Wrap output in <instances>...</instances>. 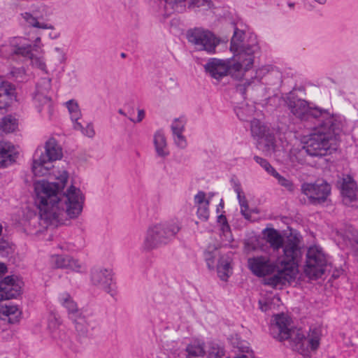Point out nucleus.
<instances>
[{"instance_id": "obj_43", "label": "nucleus", "mask_w": 358, "mask_h": 358, "mask_svg": "<svg viewBox=\"0 0 358 358\" xmlns=\"http://www.w3.org/2000/svg\"><path fill=\"white\" fill-rule=\"evenodd\" d=\"M236 345V348L241 352V354H245L249 355H254L253 351L250 349L249 343L245 341H237L236 343H234Z\"/></svg>"}, {"instance_id": "obj_41", "label": "nucleus", "mask_w": 358, "mask_h": 358, "mask_svg": "<svg viewBox=\"0 0 358 358\" xmlns=\"http://www.w3.org/2000/svg\"><path fill=\"white\" fill-rule=\"evenodd\" d=\"M173 138L175 145L180 149H185L187 147V141L182 133H176L173 134Z\"/></svg>"}, {"instance_id": "obj_23", "label": "nucleus", "mask_w": 358, "mask_h": 358, "mask_svg": "<svg viewBox=\"0 0 358 358\" xmlns=\"http://www.w3.org/2000/svg\"><path fill=\"white\" fill-rule=\"evenodd\" d=\"M232 187L234 191L237 195V199L241 207V213L247 220H249L251 217L248 201L245 198V194L242 189L241 185L239 182L236 180L232 181Z\"/></svg>"}, {"instance_id": "obj_5", "label": "nucleus", "mask_w": 358, "mask_h": 358, "mask_svg": "<svg viewBox=\"0 0 358 358\" xmlns=\"http://www.w3.org/2000/svg\"><path fill=\"white\" fill-rule=\"evenodd\" d=\"M341 131V129L336 123L328 127L325 124L310 135L303 149L310 156H324L329 151L336 149Z\"/></svg>"}, {"instance_id": "obj_44", "label": "nucleus", "mask_w": 358, "mask_h": 358, "mask_svg": "<svg viewBox=\"0 0 358 358\" xmlns=\"http://www.w3.org/2000/svg\"><path fill=\"white\" fill-rule=\"evenodd\" d=\"M48 329L52 333V337L55 339L59 338V333L57 331L59 327V322L55 317H52L48 322Z\"/></svg>"}, {"instance_id": "obj_20", "label": "nucleus", "mask_w": 358, "mask_h": 358, "mask_svg": "<svg viewBox=\"0 0 358 358\" xmlns=\"http://www.w3.org/2000/svg\"><path fill=\"white\" fill-rule=\"evenodd\" d=\"M77 333L80 336H86L89 328L92 325L93 318L90 314L81 310L70 317Z\"/></svg>"}, {"instance_id": "obj_38", "label": "nucleus", "mask_w": 358, "mask_h": 358, "mask_svg": "<svg viewBox=\"0 0 358 358\" xmlns=\"http://www.w3.org/2000/svg\"><path fill=\"white\" fill-rule=\"evenodd\" d=\"M186 120L184 117L176 118L171 124V130L173 134L182 133L185 130Z\"/></svg>"}, {"instance_id": "obj_42", "label": "nucleus", "mask_w": 358, "mask_h": 358, "mask_svg": "<svg viewBox=\"0 0 358 358\" xmlns=\"http://www.w3.org/2000/svg\"><path fill=\"white\" fill-rule=\"evenodd\" d=\"M14 54L20 55L24 57H30L32 55L31 53V47L30 45H22V46H16L13 50Z\"/></svg>"}, {"instance_id": "obj_40", "label": "nucleus", "mask_w": 358, "mask_h": 358, "mask_svg": "<svg viewBox=\"0 0 358 358\" xmlns=\"http://www.w3.org/2000/svg\"><path fill=\"white\" fill-rule=\"evenodd\" d=\"M71 120L73 122V127L77 130H83L85 128L86 124L84 122H87L83 119L81 113H72Z\"/></svg>"}, {"instance_id": "obj_1", "label": "nucleus", "mask_w": 358, "mask_h": 358, "mask_svg": "<svg viewBox=\"0 0 358 358\" xmlns=\"http://www.w3.org/2000/svg\"><path fill=\"white\" fill-rule=\"evenodd\" d=\"M31 171L36 176L52 175L56 180H40L34 184L41 224L46 227H58L81 215L84 194L73 185L64 191L69 178L68 171L63 168L55 169L52 162L43 157L42 149H37L34 154Z\"/></svg>"}, {"instance_id": "obj_13", "label": "nucleus", "mask_w": 358, "mask_h": 358, "mask_svg": "<svg viewBox=\"0 0 358 358\" xmlns=\"http://www.w3.org/2000/svg\"><path fill=\"white\" fill-rule=\"evenodd\" d=\"M301 192L308 197L310 203L319 204L327 199L331 193V187L325 182H306L301 185Z\"/></svg>"}, {"instance_id": "obj_31", "label": "nucleus", "mask_w": 358, "mask_h": 358, "mask_svg": "<svg viewBox=\"0 0 358 358\" xmlns=\"http://www.w3.org/2000/svg\"><path fill=\"white\" fill-rule=\"evenodd\" d=\"M22 17L24 19V20L29 24V26L38 28V29H52L53 26L50 24H48L44 22H39L38 20L34 17L31 13H24L22 14Z\"/></svg>"}, {"instance_id": "obj_48", "label": "nucleus", "mask_w": 358, "mask_h": 358, "mask_svg": "<svg viewBox=\"0 0 358 358\" xmlns=\"http://www.w3.org/2000/svg\"><path fill=\"white\" fill-rule=\"evenodd\" d=\"M10 74L16 80H22L25 75L24 70L22 68L15 69L14 68L11 71Z\"/></svg>"}, {"instance_id": "obj_6", "label": "nucleus", "mask_w": 358, "mask_h": 358, "mask_svg": "<svg viewBox=\"0 0 358 358\" xmlns=\"http://www.w3.org/2000/svg\"><path fill=\"white\" fill-rule=\"evenodd\" d=\"M252 136L257 141V147L266 155H272L283 150L280 138L278 140L275 131L259 119L250 120Z\"/></svg>"}, {"instance_id": "obj_60", "label": "nucleus", "mask_w": 358, "mask_h": 358, "mask_svg": "<svg viewBox=\"0 0 358 358\" xmlns=\"http://www.w3.org/2000/svg\"><path fill=\"white\" fill-rule=\"evenodd\" d=\"M121 55H122V57H125L124 53H122Z\"/></svg>"}, {"instance_id": "obj_45", "label": "nucleus", "mask_w": 358, "mask_h": 358, "mask_svg": "<svg viewBox=\"0 0 358 358\" xmlns=\"http://www.w3.org/2000/svg\"><path fill=\"white\" fill-rule=\"evenodd\" d=\"M125 118L129 120L132 123H138L145 117V113H122Z\"/></svg>"}, {"instance_id": "obj_11", "label": "nucleus", "mask_w": 358, "mask_h": 358, "mask_svg": "<svg viewBox=\"0 0 358 358\" xmlns=\"http://www.w3.org/2000/svg\"><path fill=\"white\" fill-rule=\"evenodd\" d=\"M90 280L92 285L110 296L116 294V285L111 269L102 267L93 268L90 273Z\"/></svg>"}, {"instance_id": "obj_27", "label": "nucleus", "mask_w": 358, "mask_h": 358, "mask_svg": "<svg viewBox=\"0 0 358 358\" xmlns=\"http://www.w3.org/2000/svg\"><path fill=\"white\" fill-rule=\"evenodd\" d=\"M186 358H196L205 354L204 343L199 340L192 341L185 349Z\"/></svg>"}, {"instance_id": "obj_12", "label": "nucleus", "mask_w": 358, "mask_h": 358, "mask_svg": "<svg viewBox=\"0 0 358 358\" xmlns=\"http://www.w3.org/2000/svg\"><path fill=\"white\" fill-rule=\"evenodd\" d=\"M167 12L183 13L187 8L194 10H208L211 8V0H163Z\"/></svg>"}, {"instance_id": "obj_15", "label": "nucleus", "mask_w": 358, "mask_h": 358, "mask_svg": "<svg viewBox=\"0 0 358 358\" xmlns=\"http://www.w3.org/2000/svg\"><path fill=\"white\" fill-rule=\"evenodd\" d=\"M51 80L48 78H42L36 85L33 100L38 110H51L52 100L49 96Z\"/></svg>"}, {"instance_id": "obj_18", "label": "nucleus", "mask_w": 358, "mask_h": 358, "mask_svg": "<svg viewBox=\"0 0 358 358\" xmlns=\"http://www.w3.org/2000/svg\"><path fill=\"white\" fill-rule=\"evenodd\" d=\"M17 155V149L12 143L0 141V168L11 165L15 162Z\"/></svg>"}, {"instance_id": "obj_28", "label": "nucleus", "mask_w": 358, "mask_h": 358, "mask_svg": "<svg viewBox=\"0 0 358 358\" xmlns=\"http://www.w3.org/2000/svg\"><path fill=\"white\" fill-rule=\"evenodd\" d=\"M58 299L60 304L67 310L69 318L73 315L82 310L78 309L77 303L73 301L69 293H61L58 296Z\"/></svg>"}, {"instance_id": "obj_4", "label": "nucleus", "mask_w": 358, "mask_h": 358, "mask_svg": "<svg viewBox=\"0 0 358 358\" xmlns=\"http://www.w3.org/2000/svg\"><path fill=\"white\" fill-rule=\"evenodd\" d=\"M182 228L178 218L152 224L148 227L142 242V250L150 252L169 245Z\"/></svg>"}, {"instance_id": "obj_33", "label": "nucleus", "mask_w": 358, "mask_h": 358, "mask_svg": "<svg viewBox=\"0 0 358 358\" xmlns=\"http://www.w3.org/2000/svg\"><path fill=\"white\" fill-rule=\"evenodd\" d=\"M217 222L220 226V230L222 231L223 236L225 237V240L230 242L232 240V237L230 227L228 224L226 217L222 214L218 215Z\"/></svg>"}, {"instance_id": "obj_24", "label": "nucleus", "mask_w": 358, "mask_h": 358, "mask_svg": "<svg viewBox=\"0 0 358 358\" xmlns=\"http://www.w3.org/2000/svg\"><path fill=\"white\" fill-rule=\"evenodd\" d=\"M153 143L157 155L165 157L169 155L166 138L163 131H157L153 136Z\"/></svg>"}, {"instance_id": "obj_50", "label": "nucleus", "mask_w": 358, "mask_h": 358, "mask_svg": "<svg viewBox=\"0 0 358 358\" xmlns=\"http://www.w3.org/2000/svg\"><path fill=\"white\" fill-rule=\"evenodd\" d=\"M260 309L262 311H266L271 308L272 303L269 300H259V301Z\"/></svg>"}, {"instance_id": "obj_59", "label": "nucleus", "mask_w": 358, "mask_h": 358, "mask_svg": "<svg viewBox=\"0 0 358 358\" xmlns=\"http://www.w3.org/2000/svg\"><path fill=\"white\" fill-rule=\"evenodd\" d=\"M41 41V38L39 37H38L36 39V42H40Z\"/></svg>"}, {"instance_id": "obj_9", "label": "nucleus", "mask_w": 358, "mask_h": 358, "mask_svg": "<svg viewBox=\"0 0 358 358\" xmlns=\"http://www.w3.org/2000/svg\"><path fill=\"white\" fill-rule=\"evenodd\" d=\"M263 235L265 241L268 243L270 247L274 252L278 251L279 249H282V255L284 256V248L289 239L294 241L297 250L299 252V256L296 257L294 263L296 266H299V261L302 257V248H301V236L296 233H290L289 236L285 239L280 233L275 229L267 228L263 231Z\"/></svg>"}, {"instance_id": "obj_35", "label": "nucleus", "mask_w": 358, "mask_h": 358, "mask_svg": "<svg viewBox=\"0 0 358 358\" xmlns=\"http://www.w3.org/2000/svg\"><path fill=\"white\" fill-rule=\"evenodd\" d=\"M220 258V254L217 250H215L214 252H205V259L208 266V268L210 270H213L216 266V262L218 261L217 258Z\"/></svg>"}, {"instance_id": "obj_7", "label": "nucleus", "mask_w": 358, "mask_h": 358, "mask_svg": "<svg viewBox=\"0 0 358 358\" xmlns=\"http://www.w3.org/2000/svg\"><path fill=\"white\" fill-rule=\"evenodd\" d=\"M245 33L235 29L231 40L230 50L234 53V63L232 70L248 71L254 62V53L258 50L257 45H245L243 43Z\"/></svg>"}, {"instance_id": "obj_17", "label": "nucleus", "mask_w": 358, "mask_h": 358, "mask_svg": "<svg viewBox=\"0 0 358 358\" xmlns=\"http://www.w3.org/2000/svg\"><path fill=\"white\" fill-rule=\"evenodd\" d=\"M339 184L343 203L349 205L357 199V185L351 176H344L339 181Z\"/></svg>"}, {"instance_id": "obj_47", "label": "nucleus", "mask_w": 358, "mask_h": 358, "mask_svg": "<svg viewBox=\"0 0 358 358\" xmlns=\"http://www.w3.org/2000/svg\"><path fill=\"white\" fill-rule=\"evenodd\" d=\"M69 112H78L80 110L78 101L75 99H71L65 103Z\"/></svg>"}, {"instance_id": "obj_19", "label": "nucleus", "mask_w": 358, "mask_h": 358, "mask_svg": "<svg viewBox=\"0 0 358 358\" xmlns=\"http://www.w3.org/2000/svg\"><path fill=\"white\" fill-rule=\"evenodd\" d=\"M16 98V89L0 76V110L6 109Z\"/></svg>"}, {"instance_id": "obj_52", "label": "nucleus", "mask_w": 358, "mask_h": 358, "mask_svg": "<svg viewBox=\"0 0 358 358\" xmlns=\"http://www.w3.org/2000/svg\"><path fill=\"white\" fill-rule=\"evenodd\" d=\"M55 50L59 55L60 58L59 60L63 62L65 60V54L62 51V50L59 48H55Z\"/></svg>"}, {"instance_id": "obj_22", "label": "nucleus", "mask_w": 358, "mask_h": 358, "mask_svg": "<svg viewBox=\"0 0 358 358\" xmlns=\"http://www.w3.org/2000/svg\"><path fill=\"white\" fill-rule=\"evenodd\" d=\"M43 157L51 162L59 160L62 157V149L57 141L53 138H49L45 144Z\"/></svg>"}, {"instance_id": "obj_14", "label": "nucleus", "mask_w": 358, "mask_h": 358, "mask_svg": "<svg viewBox=\"0 0 358 358\" xmlns=\"http://www.w3.org/2000/svg\"><path fill=\"white\" fill-rule=\"evenodd\" d=\"M233 64L229 66L224 61L215 58L211 59L205 65L206 71L214 78L218 80L225 76L228 72L238 79L242 78L247 71H238L232 70Z\"/></svg>"}, {"instance_id": "obj_54", "label": "nucleus", "mask_w": 358, "mask_h": 358, "mask_svg": "<svg viewBox=\"0 0 358 358\" xmlns=\"http://www.w3.org/2000/svg\"><path fill=\"white\" fill-rule=\"evenodd\" d=\"M254 355H249L245 354H238L234 358H253Z\"/></svg>"}, {"instance_id": "obj_8", "label": "nucleus", "mask_w": 358, "mask_h": 358, "mask_svg": "<svg viewBox=\"0 0 358 358\" xmlns=\"http://www.w3.org/2000/svg\"><path fill=\"white\" fill-rule=\"evenodd\" d=\"M327 255L323 248L313 244L307 248L303 267L304 273L310 279H317L324 273L327 266Z\"/></svg>"}, {"instance_id": "obj_53", "label": "nucleus", "mask_w": 358, "mask_h": 358, "mask_svg": "<svg viewBox=\"0 0 358 358\" xmlns=\"http://www.w3.org/2000/svg\"><path fill=\"white\" fill-rule=\"evenodd\" d=\"M7 268L3 263L0 262V275L3 274L6 272Z\"/></svg>"}, {"instance_id": "obj_39", "label": "nucleus", "mask_w": 358, "mask_h": 358, "mask_svg": "<svg viewBox=\"0 0 358 358\" xmlns=\"http://www.w3.org/2000/svg\"><path fill=\"white\" fill-rule=\"evenodd\" d=\"M66 269L71 270L75 272H82L85 269V266L78 259H76L70 256L69 262L68 263Z\"/></svg>"}, {"instance_id": "obj_61", "label": "nucleus", "mask_w": 358, "mask_h": 358, "mask_svg": "<svg viewBox=\"0 0 358 358\" xmlns=\"http://www.w3.org/2000/svg\"><path fill=\"white\" fill-rule=\"evenodd\" d=\"M238 118H239L240 120H243V118L242 117H241V116H238Z\"/></svg>"}, {"instance_id": "obj_49", "label": "nucleus", "mask_w": 358, "mask_h": 358, "mask_svg": "<svg viewBox=\"0 0 358 358\" xmlns=\"http://www.w3.org/2000/svg\"><path fill=\"white\" fill-rule=\"evenodd\" d=\"M84 123L86 124V125L85 126L84 129L80 131L85 136L90 138L93 137L94 135V130L92 125L88 122H84Z\"/></svg>"}, {"instance_id": "obj_34", "label": "nucleus", "mask_w": 358, "mask_h": 358, "mask_svg": "<svg viewBox=\"0 0 358 358\" xmlns=\"http://www.w3.org/2000/svg\"><path fill=\"white\" fill-rule=\"evenodd\" d=\"M69 255H55L51 257V264L57 268L66 269L69 262Z\"/></svg>"}, {"instance_id": "obj_36", "label": "nucleus", "mask_w": 358, "mask_h": 358, "mask_svg": "<svg viewBox=\"0 0 358 358\" xmlns=\"http://www.w3.org/2000/svg\"><path fill=\"white\" fill-rule=\"evenodd\" d=\"M278 180L280 185L285 187L289 192H293L294 190V185L293 182L288 178L283 177L279 174L277 171L273 176Z\"/></svg>"}, {"instance_id": "obj_21", "label": "nucleus", "mask_w": 358, "mask_h": 358, "mask_svg": "<svg viewBox=\"0 0 358 358\" xmlns=\"http://www.w3.org/2000/svg\"><path fill=\"white\" fill-rule=\"evenodd\" d=\"M195 206L197 208L196 214L198 217L203 221H206L210 215L209 200L206 199V194L203 192H199L194 197Z\"/></svg>"}, {"instance_id": "obj_30", "label": "nucleus", "mask_w": 358, "mask_h": 358, "mask_svg": "<svg viewBox=\"0 0 358 358\" xmlns=\"http://www.w3.org/2000/svg\"><path fill=\"white\" fill-rule=\"evenodd\" d=\"M18 128V121L12 115L3 117L0 121V130L4 133H11Z\"/></svg>"}, {"instance_id": "obj_26", "label": "nucleus", "mask_w": 358, "mask_h": 358, "mask_svg": "<svg viewBox=\"0 0 358 358\" xmlns=\"http://www.w3.org/2000/svg\"><path fill=\"white\" fill-rule=\"evenodd\" d=\"M287 105L292 112H309L310 110L315 109L306 100L297 99L292 94L287 98Z\"/></svg>"}, {"instance_id": "obj_2", "label": "nucleus", "mask_w": 358, "mask_h": 358, "mask_svg": "<svg viewBox=\"0 0 358 358\" xmlns=\"http://www.w3.org/2000/svg\"><path fill=\"white\" fill-rule=\"evenodd\" d=\"M299 256L294 241L289 239L284 248V256H278L271 261L266 256L249 258L248 265L251 272L257 277H266L264 284L273 288H282L287 283L294 281L299 273L294 259Z\"/></svg>"}, {"instance_id": "obj_3", "label": "nucleus", "mask_w": 358, "mask_h": 358, "mask_svg": "<svg viewBox=\"0 0 358 358\" xmlns=\"http://www.w3.org/2000/svg\"><path fill=\"white\" fill-rule=\"evenodd\" d=\"M274 321L272 329H276L279 332L278 338L280 341L289 339L294 350L303 356H308L310 351L319 348L322 336L320 327H310L306 334L301 329H289V318L285 314L276 315Z\"/></svg>"}, {"instance_id": "obj_58", "label": "nucleus", "mask_w": 358, "mask_h": 358, "mask_svg": "<svg viewBox=\"0 0 358 358\" xmlns=\"http://www.w3.org/2000/svg\"><path fill=\"white\" fill-rule=\"evenodd\" d=\"M315 1L321 4H323L326 2V0H315Z\"/></svg>"}, {"instance_id": "obj_62", "label": "nucleus", "mask_w": 358, "mask_h": 358, "mask_svg": "<svg viewBox=\"0 0 358 358\" xmlns=\"http://www.w3.org/2000/svg\"><path fill=\"white\" fill-rule=\"evenodd\" d=\"M289 6L290 7H292V6H293V3H289Z\"/></svg>"}, {"instance_id": "obj_29", "label": "nucleus", "mask_w": 358, "mask_h": 358, "mask_svg": "<svg viewBox=\"0 0 358 358\" xmlns=\"http://www.w3.org/2000/svg\"><path fill=\"white\" fill-rule=\"evenodd\" d=\"M0 315L3 316V320H8L10 323L17 322L21 315V311L17 306L9 305L0 308Z\"/></svg>"}, {"instance_id": "obj_51", "label": "nucleus", "mask_w": 358, "mask_h": 358, "mask_svg": "<svg viewBox=\"0 0 358 358\" xmlns=\"http://www.w3.org/2000/svg\"><path fill=\"white\" fill-rule=\"evenodd\" d=\"M59 248L62 250H71L73 249V245L71 243H64L59 245Z\"/></svg>"}, {"instance_id": "obj_57", "label": "nucleus", "mask_w": 358, "mask_h": 358, "mask_svg": "<svg viewBox=\"0 0 358 358\" xmlns=\"http://www.w3.org/2000/svg\"><path fill=\"white\" fill-rule=\"evenodd\" d=\"M290 159L292 162H294L295 161H298V158L296 157L295 158H294L293 156H291L290 157Z\"/></svg>"}, {"instance_id": "obj_56", "label": "nucleus", "mask_w": 358, "mask_h": 358, "mask_svg": "<svg viewBox=\"0 0 358 358\" xmlns=\"http://www.w3.org/2000/svg\"><path fill=\"white\" fill-rule=\"evenodd\" d=\"M272 301H277V302H279L280 301V298L278 296H274L273 299H272Z\"/></svg>"}, {"instance_id": "obj_37", "label": "nucleus", "mask_w": 358, "mask_h": 358, "mask_svg": "<svg viewBox=\"0 0 358 358\" xmlns=\"http://www.w3.org/2000/svg\"><path fill=\"white\" fill-rule=\"evenodd\" d=\"M254 160L259 164L268 173L273 176L276 170L271 166V164L266 159L259 156H255Z\"/></svg>"}, {"instance_id": "obj_32", "label": "nucleus", "mask_w": 358, "mask_h": 358, "mask_svg": "<svg viewBox=\"0 0 358 358\" xmlns=\"http://www.w3.org/2000/svg\"><path fill=\"white\" fill-rule=\"evenodd\" d=\"M224 350L223 347L215 343H210L208 345L206 352V358H223Z\"/></svg>"}, {"instance_id": "obj_55", "label": "nucleus", "mask_w": 358, "mask_h": 358, "mask_svg": "<svg viewBox=\"0 0 358 358\" xmlns=\"http://www.w3.org/2000/svg\"><path fill=\"white\" fill-rule=\"evenodd\" d=\"M224 208V203H223V201L221 200L220 204L217 206V213H220V209H223Z\"/></svg>"}, {"instance_id": "obj_16", "label": "nucleus", "mask_w": 358, "mask_h": 358, "mask_svg": "<svg viewBox=\"0 0 358 358\" xmlns=\"http://www.w3.org/2000/svg\"><path fill=\"white\" fill-rule=\"evenodd\" d=\"M20 292V283L13 277L7 276L0 281V301L15 298Z\"/></svg>"}, {"instance_id": "obj_46", "label": "nucleus", "mask_w": 358, "mask_h": 358, "mask_svg": "<svg viewBox=\"0 0 358 358\" xmlns=\"http://www.w3.org/2000/svg\"><path fill=\"white\" fill-rule=\"evenodd\" d=\"M29 59H31L32 66L43 71L45 69V64L42 57H34L33 55H31Z\"/></svg>"}, {"instance_id": "obj_25", "label": "nucleus", "mask_w": 358, "mask_h": 358, "mask_svg": "<svg viewBox=\"0 0 358 358\" xmlns=\"http://www.w3.org/2000/svg\"><path fill=\"white\" fill-rule=\"evenodd\" d=\"M217 271L219 278L222 280H227L229 276L232 274L231 259L229 257L222 256L218 259Z\"/></svg>"}, {"instance_id": "obj_10", "label": "nucleus", "mask_w": 358, "mask_h": 358, "mask_svg": "<svg viewBox=\"0 0 358 358\" xmlns=\"http://www.w3.org/2000/svg\"><path fill=\"white\" fill-rule=\"evenodd\" d=\"M187 38L197 50H205L208 53L215 52V48L219 44V40L212 32L202 28L189 30Z\"/></svg>"}]
</instances>
